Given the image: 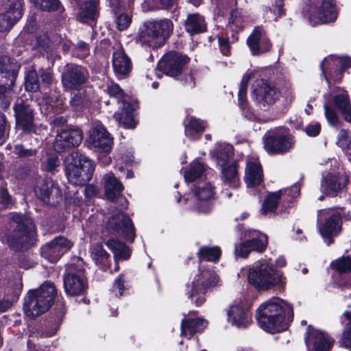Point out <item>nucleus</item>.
<instances>
[{
  "label": "nucleus",
  "instance_id": "obj_15",
  "mask_svg": "<svg viewBox=\"0 0 351 351\" xmlns=\"http://www.w3.org/2000/svg\"><path fill=\"white\" fill-rule=\"evenodd\" d=\"M86 143L90 149L101 153H109L112 147L113 138L104 125L99 124L90 130Z\"/></svg>",
  "mask_w": 351,
  "mask_h": 351
},
{
  "label": "nucleus",
  "instance_id": "obj_29",
  "mask_svg": "<svg viewBox=\"0 0 351 351\" xmlns=\"http://www.w3.org/2000/svg\"><path fill=\"white\" fill-rule=\"evenodd\" d=\"M208 326V322L203 318L186 317L180 325L181 336L189 340L195 333L202 332Z\"/></svg>",
  "mask_w": 351,
  "mask_h": 351
},
{
  "label": "nucleus",
  "instance_id": "obj_20",
  "mask_svg": "<svg viewBox=\"0 0 351 351\" xmlns=\"http://www.w3.org/2000/svg\"><path fill=\"white\" fill-rule=\"evenodd\" d=\"M72 245L70 241L63 237H56L41 247V256L49 261L55 263L71 249Z\"/></svg>",
  "mask_w": 351,
  "mask_h": 351
},
{
  "label": "nucleus",
  "instance_id": "obj_31",
  "mask_svg": "<svg viewBox=\"0 0 351 351\" xmlns=\"http://www.w3.org/2000/svg\"><path fill=\"white\" fill-rule=\"evenodd\" d=\"M221 172V179L230 186L236 188L239 183V178L236 161H232L225 165L218 167Z\"/></svg>",
  "mask_w": 351,
  "mask_h": 351
},
{
  "label": "nucleus",
  "instance_id": "obj_58",
  "mask_svg": "<svg viewBox=\"0 0 351 351\" xmlns=\"http://www.w3.org/2000/svg\"><path fill=\"white\" fill-rule=\"evenodd\" d=\"M324 112L329 124L333 126L337 125L339 122L337 114L335 110L330 106V104L328 102L324 104Z\"/></svg>",
  "mask_w": 351,
  "mask_h": 351
},
{
  "label": "nucleus",
  "instance_id": "obj_60",
  "mask_svg": "<svg viewBox=\"0 0 351 351\" xmlns=\"http://www.w3.org/2000/svg\"><path fill=\"white\" fill-rule=\"evenodd\" d=\"M132 21L131 16L127 14H121L116 19L117 27L121 30L126 29Z\"/></svg>",
  "mask_w": 351,
  "mask_h": 351
},
{
  "label": "nucleus",
  "instance_id": "obj_36",
  "mask_svg": "<svg viewBox=\"0 0 351 351\" xmlns=\"http://www.w3.org/2000/svg\"><path fill=\"white\" fill-rule=\"evenodd\" d=\"M51 178H45L42 179L35 187L36 195L44 202H49L51 195L58 189Z\"/></svg>",
  "mask_w": 351,
  "mask_h": 351
},
{
  "label": "nucleus",
  "instance_id": "obj_34",
  "mask_svg": "<svg viewBox=\"0 0 351 351\" xmlns=\"http://www.w3.org/2000/svg\"><path fill=\"white\" fill-rule=\"evenodd\" d=\"M184 27L191 36L204 32L206 30L204 17L198 14H189L184 23Z\"/></svg>",
  "mask_w": 351,
  "mask_h": 351
},
{
  "label": "nucleus",
  "instance_id": "obj_32",
  "mask_svg": "<svg viewBox=\"0 0 351 351\" xmlns=\"http://www.w3.org/2000/svg\"><path fill=\"white\" fill-rule=\"evenodd\" d=\"M212 156L217 167L225 165L227 163H230L232 161H235L232 159L233 156V147L230 144H219L212 152Z\"/></svg>",
  "mask_w": 351,
  "mask_h": 351
},
{
  "label": "nucleus",
  "instance_id": "obj_49",
  "mask_svg": "<svg viewBox=\"0 0 351 351\" xmlns=\"http://www.w3.org/2000/svg\"><path fill=\"white\" fill-rule=\"evenodd\" d=\"M245 25V20L238 10H232L228 19V27L233 32L241 30Z\"/></svg>",
  "mask_w": 351,
  "mask_h": 351
},
{
  "label": "nucleus",
  "instance_id": "obj_14",
  "mask_svg": "<svg viewBox=\"0 0 351 351\" xmlns=\"http://www.w3.org/2000/svg\"><path fill=\"white\" fill-rule=\"evenodd\" d=\"M280 97V92L263 80H257L252 91V97L265 110L273 105Z\"/></svg>",
  "mask_w": 351,
  "mask_h": 351
},
{
  "label": "nucleus",
  "instance_id": "obj_3",
  "mask_svg": "<svg viewBox=\"0 0 351 351\" xmlns=\"http://www.w3.org/2000/svg\"><path fill=\"white\" fill-rule=\"evenodd\" d=\"M248 282L258 291H267L275 287L282 289L286 278L276 271L268 260L259 261L247 269Z\"/></svg>",
  "mask_w": 351,
  "mask_h": 351
},
{
  "label": "nucleus",
  "instance_id": "obj_38",
  "mask_svg": "<svg viewBox=\"0 0 351 351\" xmlns=\"http://www.w3.org/2000/svg\"><path fill=\"white\" fill-rule=\"evenodd\" d=\"M106 245L114 253L116 261L127 260L130 256L129 247L117 239H109L106 242Z\"/></svg>",
  "mask_w": 351,
  "mask_h": 351
},
{
  "label": "nucleus",
  "instance_id": "obj_50",
  "mask_svg": "<svg viewBox=\"0 0 351 351\" xmlns=\"http://www.w3.org/2000/svg\"><path fill=\"white\" fill-rule=\"evenodd\" d=\"M38 75L34 69L29 70L25 76V88L27 91L36 92L39 89Z\"/></svg>",
  "mask_w": 351,
  "mask_h": 351
},
{
  "label": "nucleus",
  "instance_id": "obj_46",
  "mask_svg": "<svg viewBox=\"0 0 351 351\" xmlns=\"http://www.w3.org/2000/svg\"><path fill=\"white\" fill-rule=\"evenodd\" d=\"M193 191L195 195L200 201H208L215 195L214 188L210 182H198Z\"/></svg>",
  "mask_w": 351,
  "mask_h": 351
},
{
  "label": "nucleus",
  "instance_id": "obj_2",
  "mask_svg": "<svg viewBox=\"0 0 351 351\" xmlns=\"http://www.w3.org/2000/svg\"><path fill=\"white\" fill-rule=\"evenodd\" d=\"M35 236V226L30 218L16 213L10 214L3 242L14 250H23L34 244Z\"/></svg>",
  "mask_w": 351,
  "mask_h": 351
},
{
  "label": "nucleus",
  "instance_id": "obj_64",
  "mask_svg": "<svg viewBox=\"0 0 351 351\" xmlns=\"http://www.w3.org/2000/svg\"><path fill=\"white\" fill-rule=\"evenodd\" d=\"M282 195L284 197H291V199H294L299 196L300 191V184L296 183L291 186L289 189H283Z\"/></svg>",
  "mask_w": 351,
  "mask_h": 351
},
{
  "label": "nucleus",
  "instance_id": "obj_35",
  "mask_svg": "<svg viewBox=\"0 0 351 351\" xmlns=\"http://www.w3.org/2000/svg\"><path fill=\"white\" fill-rule=\"evenodd\" d=\"M252 76V73H245L243 76L238 93L239 105L243 110V115L248 119H252L254 118V114L248 111L246 99L247 84Z\"/></svg>",
  "mask_w": 351,
  "mask_h": 351
},
{
  "label": "nucleus",
  "instance_id": "obj_51",
  "mask_svg": "<svg viewBox=\"0 0 351 351\" xmlns=\"http://www.w3.org/2000/svg\"><path fill=\"white\" fill-rule=\"evenodd\" d=\"M106 91L110 97L115 98L118 102H121L122 104L128 102L127 95L118 84L113 82L109 84L107 86Z\"/></svg>",
  "mask_w": 351,
  "mask_h": 351
},
{
  "label": "nucleus",
  "instance_id": "obj_52",
  "mask_svg": "<svg viewBox=\"0 0 351 351\" xmlns=\"http://www.w3.org/2000/svg\"><path fill=\"white\" fill-rule=\"evenodd\" d=\"M333 104L341 112L346 110L351 106L349 95L347 92L342 91L333 97Z\"/></svg>",
  "mask_w": 351,
  "mask_h": 351
},
{
  "label": "nucleus",
  "instance_id": "obj_30",
  "mask_svg": "<svg viewBox=\"0 0 351 351\" xmlns=\"http://www.w3.org/2000/svg\"><path fill=\"white\" fill-rule=\"evenodd\" d=\"M112 66L117 77L119 78L125 77L130 72L132 69L130 59L122 48L114 52Z\"/></svg>",
  "mask_w": 351,
  "mask_h": 351
},
{
  "label": "nucleus",
  "instance_id": "obj_19",
  "mask_svg": "<svg viewBox=\"0 0 351 351\" xmlns=\"http://www.w3.org/2000/svg\"><path fill=\"white\" fill-rule=\"evenodd\" d=\"M305 339L308 351H330L335 341L328 333L310 326Z\"/></svg>",
  "mask_w": 351,
  "mask_h": 351
},
{
  "label": "nucleus",
  "instance_id": "obj_4",
  "mask_svg": "<svg viewBox=\"0 0 351 351\" xmlns=\"http://www.w3.org/2000/svg\"><path fill=\"white\" fill-rule=\"evenodd\" d=\"M173 27V22L167 19L146 21L138 30L136 43L145 49H158L165 45Z\"/></svg>",
  "mask_w": 351,
  "mask_h": 351
},
{
  "label": "nucleus",
  "instance_id": "obj_16",
  "mask_svg": "<svg viewBox=\"0 0 351 351\" xmlns=\"http://www.w3.org/2000/svg\"><path fill=\"white\" fill-rule=\"evenodd\" d=\"M88 78L87 70L79 65L68 66L62 73L61 82L66 91L80 90Z\"/></svg>",
  "mask_w": 351,
  "mask_h": 351
},
{
  "label": "nucleus",
  "instance_id": "obj_37",
  "mask_svg": "<svg viewBox=\"0 0 351 351\" xmlns=\"http://www.w3.org/2000/svg\"><path fill=\"white\" fill-rule=\"evenodd\" d=\"M248 241L252 251L262 252L265 250L267 245V237L265 234L255 230H248L245 235Z\"/></svg>",
  "mask_w": 351,
  "mask_h": 351
},
{
  "label": "nucleus",
  "instance_id": "obj_5",
  "mask_svg": "<svg viewBox=\"0 0 351 351\" xmlns=\"http://www.w3.org/2000/svg\"><path fill=\"white\" fill-rule=\"evenodd\" d=\"M57 291L54 285L44 282L38 289L29 291L24 305L27 316L36 317L47 311L52 306Z\"/></svg>",
  "mask_w": 351,
  "mask_h": 351
},
{
  "label": "nucleus",
  "instance_id": "obj_28",
  "mask_svg": "<svg viewBox=\"0 0 351 351\" xmlns=\"http://www.w3.org/2000/svg\"><path fill=\"white\" fill-rule=\"evenodd\" d=\"M244 180L247 187L256 186L263 182V169L258 159L252 158L247 160Z\"/></svg>",
  "mask_w": 351,
  "mask_h": 351
},
{
  "label": "nucleus",
  "instance_id": "obj_40",
  "mask_svg": "<svg viewBox=\"0 0 351 351\" xmlns=\"http://www.w3.org/2000/svg\"><path fill=\"white\" fill-rule=\"evenodd\" d=\"M341 321L344 327L340 343L343 347L351 350V311H345L341 315Z\"/></svg>",
  "mask_w": 351,
  "mask_h": 351
},
{
  "label": "nucleus",
  "instance_id": "obj_42",
  "mask_svg": "<svg viewBox=\"0 0 351 351\" xmlns=\"http://www.w3.org/2000/svg\"><path fill=\"white\" fill-rule=\"evenodd\" d=\"M90 253L97 265L104 267L109 266V254L103 248L101 244H93L90 247Z\"/></svg>",
  "mask_w": 351,
  "mask_h": 351
},
{
  "label": "nucleus",
  "instance_id": "obj_21",
  "mask_svg": "<svg viewBox=\"0 0 351 351\" xmlns=\"http://www.w3.org/2000/svg\"><path fill=\"white\" fill-rule=\"evenodd\" d=\"M82 141V132L77 128H69L58 133L53 143L56 152H62L69 148L78 146Z\"/></svg>",
  "mask_w": 351,
  "mask_h": 351
},
{
  "label": "nucleus",
  "instance_id": "obj_17",
  "mask_svg": "<svg viewBox=\"0 0 351 351\" xmlns=\"http://www.w3.org/2000/svg\"><path fill=\"white\" fill-rule=\"evenodd\" d=\"M109 232L114 234L123 236L128 240H134V228L132 220L128 216L120 213L112 216L106 225Z\"/></svg>",
  "mask_w": 351,
  "mask_h": 351
},
{
  "label": "nucleus",
  "instance_id": "obj_13",
  "mask_svg": "<svg viewBox=\"0 0 351 351\" xmlns=\"http://www.w3.org/2000/svg\"><path fill=\"white\" fill-rule=\"evenodd\" d=\"M19 69V66L8 57L0 58V99L9 97L12 93Z\"/></svg>",
  "mask_w": 351,
  "mask_h": 351
},
{
  "label": "nucleus",
  "instance_id": "obj_55",
  "mask_svg": "<svg viewBox=\"0 0 351 351\" xmlns=\"http://www.w3.org/2000/svg\"><path fill=\"white\" fill-rule=\"evenodd\" d=\"M14 200L5 186L0 187V210L10 208Z\"/></svg>",
  "mask_w": 351,
  "mask_h": 351
},
{
  "label": "nucleus",
  "instance_id": "obj_41",
  "mask_svg": "<svg viewBox=\"0 0 351 351\" xmlns=\"http://www.w3.org/2000/svg\"><path fill=\"white\" fill-rule=\"evenodd\" d=\"M206 171L205 165L199 160H194L184 172V177L186 182H193L201 178Z\"/></svg>",
  "mask_w": 351,
  "mask_h": 351
},
{
  "label": "nucleus",
  "instance_id": "obj_27",
  "mask_svg": "<svg viewBox=\"0 0 351 351\" xmlns=\"http://www.w3.org/2000/svg\"><path fill=\"white\" fill-rule=\"evenodd\" d=\"M346 178L339 173H328L323 177L321 191L326 195L334 196L346 184Z\"/></svg>",
  "mask_w": 351,
  "mask_h": 351
},
{
  "label": "nucleus",
  "instance_id": "obj_26",
  "mask_svg": "<svg viewBox=\"0 0 351 351\" xmlns=\"http://www.w3.org/2000/svg\"><path fill=\"white\" fill-rule=\"evenodd\" d=\"M64 288L67 295L83 294L87 289V281L82 272L69 273L64 276Z\"/></svg>",
  "mask_w": 351,
  "mask_h": 351
},
{
  "label": "nucleus",
  "instance_id": "obj_56",
  "mask_svg": "<svg viewBox=\"0 0 351 351\" xmlns=\"http://www.w3.org/2000/svg\"><path fill=\"white\" fill-rule=\"evenodd\" d=\"M38 152L36 149L27 148L23 145L17 144L14 147L13 153L19 158L34 156Z\"/></svg>",
  "mask_w": 351,
  "mask_h": 351
},
{
  "label": "nucleus",
  "instance_id": "obj_62",
  "mask_svg": "<svg viewBox=\"0 0 351 351\" xmlns=\"http://www.w3.org/2000/svg\"><path fill=\"white\" fill-rule=\"evenodd\" d=\"M70 104L73 107H80L87 104V99L84 93L78 92L71 98Z\"/></svg>",
  "mask_w": 351,
  "mask_h": 351
},
{
  "label": "nucleus",
  "instance_id": "obj_48",
  "mask_svg": "<svg viewBox=\"0 0 351 351\" xmlns=\"http://www.w3.org/2000/svg\"><path fill=\"white\" fill-rule=\"evenodd\" d=\"M176 0H146L142 3V8L144 11L154 10H168L175 3Z\"/></svg>",
  "mask_w": 351,
  "mask_h": 351
},
{
  "label": "nucleus",
  "instance_id": "obj_6",
  "mask_svg": "<svg viewBox=\"0 0 351 351\" xmlns=\"http://www.w3.org/2000/svg\"><path fill=\"white\" fill-rule=\"evenodd\" d=\"M57 291L54 285L44 282L38 289L29 291L24 305L27 316L36 317L47 311L52 306Z\"/></svg>",
  "mask_w": 351,
  "mask_h": 351
},
{
  "label": "nucleus",
  "instance_id": "obj_44",
  "mask_svg": "<svg viewBox=\"0 0 351 351\" xmlns=\"http://www.w3.org/2000/svg\"><path fill=\"white\" fill-rule=\"evenodd\" d=\"M184 125L186 134L191 137H193L195 134L202 133L207 127V123L205 121L194 117H189L185 121Z\"/></svg>",
  "mask_w": 351,
  "mask_h": 351
},
{
  "label": "nucleus",
  "instance_id": "obj_43",
  "mask_svg": "<svg viewBox=\"0 0 351 351\" xmlns=\"http://www.w3.org/2000/svg\"><path fill=\"white\" fill-rule=\"evenodd\" d=\"M282 194V190L269 194L262 205L261 213L265 215L274 213Z\"/></svg>",
  "mask_w": 351,
  "mask_h": 351
},
{
  "label": "nucleus",
  "instance_id": "obj_39",
  "mask_svg": "<svg viewBox=\"0 0 351 351\" xmlns=\"http://www.w3.org/2000/svg\"><path fill=\"white\" fill-rule=\"evenodd\" d=\"M158 69L167 76L176 75V53L170 51L165 54L158 63Z\"/></svg>",
  "mask_w": 351,
  "mask_h": 351
},
{
  "label": "nucleus",
  "instance_id": "obj_24",
  "mask_svg": "<svg viewBox=\"0 0 351 351\" xmlns=\"http://www.w3.org/2000/svg\"><path fill=\"white\" fill-rule=\"evenodd\" d=\"M230 322L238 328H246L252 322L251 315L241 300H235L228 311Z\"/></svg>",
  "mask_w": 351,
  "mask_h": 351
},
{
  "label": "nucleus",
  "instance_id": "obj_23",
  "mask_svg": "<svg viewBox=\"0 0 351 351\" xmlns=\"http://www.w3.org/2000/svg\"><path fill=\"white\" fill-rule=\"evenodd\" d=\"M247 44L252 55L258 56L269 51L271 44L263 29L256 27L247 39Z\"/></svg>",
  "mask_w": 351,
  "mask_h": 351
},
{
  "label": "nucleus",
  "instance_id": "obj_63",
  "mask_svg": "<svg viewBox=\"0 0 351 351\" xmlns=\"http://www.w3.org/2000/svg\"><path fill=\"white\" fill-rule=\"evenodd\" d=\"M125 289L124 281L123 280V276H119L118 278H117L114 282V285L112 288V292L114 294L116 297H120L123 295V291Z\"/></svg>",
  "mask_w": 351,
  "mask_h": 351
},
{
  "label": "nucleus",
  "instance_id": "obj_53",
  "mask_svg": "<svg viewBox=\"0 0 351 351\" xmlns=\"http://www.w3.org/2000/svg\"><path fill=\"white\" fill-rule=\"evenodd\" d=\"M37 8L45 11H55L60 6L58 0H31Z\"/></svg>",
  "mask_w": 351,
  "mask_h": 351
},
{
  "label": "nucleus",
  "instance_id": "obj_33",
  "mask_svg": "<svg viewBox=\"0 0 351 351\" xmlns=\"http://www.w3.org/2000/svg\"><path fill=\"white\" fill-rule=\"evenodd\" d=\"M120 112L114 114L115 119L125 128H134L136 126V121L134 118V106L129 102L122 104Z\"/></svg>",
  "mask_w": 351,
  "mask_h": 351
},
{
  "label": "nucleus",
  "instance_id": "obj_10",
  "mask_svg": "<svg viewBox=\"0 0 351 351\" xmlns=\"http://www.w3.org/2000/svg\"><path fill=\"white\" fill-rule=\"evenodd\" d=\"M308 17L312 25L334 22L337 12L333 0H311Z\"/></svg>",
  "mask_w": 351,
  "mask_h": 351
},
{
  "label": "nucleus",
  "instance_id": "obj_11",
  "mask_svg": "<svg viewBox=\"0 0 351 351\" xmlns=\"http://www.w3.org/2000/svg\"><path fill=\"white\" fill-rule=\"evenodd\" d=\"M293 136L285 130L278 129L267 132L264 138V147L269 154H285L294 147Z\"/></svg>",
  "mask_w": 351,
  "mask_h": 351
},
{
  "label": "nucleus",
  "instance_id": "obj_59",
  "mask_svg": "<svg viewBox=\"0 0 351 351\" xmlns=\"http://www.w3.org/2000/svg\"><path fill=\"white\" fill-rule=\"evenodd\" d=\"M251 246L250 245L248 239L240 243L239 245L235 246V255L237 256H241L243 258H246L250 252H252Z\"/></svg>",
  "mask_w": 351,
  "mask_h": 351
},
{
  "label": "nucleus",
  "instance_id": "obj_57",
  "mask_svg": "<svg viewBox=\"0 0 351 351\" xmlns=\"http://www.w3.org/2000/svg\"><path fill=\"white\" fill-rule=\"evenodd\" d=\"M332 265L341 273L351 271V257H342L332 263Z\"/></svg>",
  "mask_w": 351,
  "mask_h": 351
},
{
  "label": "nucleus",
  "instance_id": "obj_61",
  "mask_svg": "<svg viewBox=\"0 0 351 351\" xmlns=\"http://www.w3.org/2000/svg\"><path fill=\"white\" fill-rule=\"evenodd\" d=\"M60 161L56 156H50L43 164V169L48 172L54 173L56 168L59 166Z\"/></svg>",
  "mask_w": 351,
  "mask_h": 351
},
{
  "label": "nucleus",
  "instance_id": "obj_9",
  "mask_svg": "<svg viewBox=\"0 0 351 351\" xmlns=\"http://www.w3.org/2000/svg\"><path fill=\"white\" fill-rule=\"evenodd\" d=\"M317 223L321 235L328 245L332 242L331 237L341 230V215L332 208L322 209L317 213Z\"/></svg>",
  "mask_w": 351,
  "mask_h": 351
},
{
  "label": "nucleus",
  "instance_id": "obj_47",
  "mask_svg": "<svg viewBox=\"0 0 351 351\" xmlns=\"http://www.w3.org/2000/svg\"><path fill=\"white\" fill-rule=\"evenodd\" d=\"M221 254V250L217 246H204L199 250L197 255L200 261L215 262L219 259Z\"/></svg>",
  "mask_w": 351,
  "mask_h": 351
},
{
  "label": "nucleus",
  "instance_id": "obj_7",
  "mask_svg": "<svg viewBox=\"0 0 351 351\" xmlns=\"http://www.w3.org/2000/svg\"><path fill=\"white\" fill-rule=\"evenodd\" d=\"M94 169L93 162L80 152H73L65 158L66 176L73 184H85L90 180Z\"/></svg>",
  "mask_w": 351,
  "mask_h": 351
},
{
  "label": "nucleus",
  "instance_id": "obj_18",
  "mask_svg": "<svg viewBox=\"0 0 351 351\" xmlns=\"http://www.w3.org/2000/svg\"><path fill=\"white\" fill-rule=\"evenodd\" d=\"M103 180L106 198L112 202L115 200L119 201V210L126 209L128 201L125 197H123L121 195L123 190V186L121 182L112 172L105 174Z\"/></svg>",
  "mask_w": 351,
  "mask_h": 351
},
{
  "label": "nucleus",
  "instance_id": "obj_54",
  "mask_svg": "<svg viewBox=\"0 0 351 351\" xmlns=\"http://www.w3.org/2000/svg\"><path fill=\"white\" fill-rule=\"evenodd\" d=\"M348 136L349 132L346 130H341L338 134L337 144L345 153L351 154V141Z\"/></svg>",
  "mask_w": 351,
  "mask_h": 351
},
{
  "label": "nucleus",
  "instance_id": "obj_45",
  "mask_svg": "<svg viewBox=\"0 0 351 351\" xmlns=\"http://www.w3.org/2000/svg\"><path fill=\"white\" fill-rule=\"evenodd\" d=\"M98 0H89L80 6L79 19L85 22L88 19H93L97 12Z\"/></svg>",
  "mask_w": 351,
  "mask_h": 351
},
{
  "label": "nucleus",
  "instance_id": "obj_22",
  "mask_svg": "<svg viewBox=\"0 0 351 351\" xmlns=\"http://www.w3.org/2000/svg\"><path fill=\"white\" fill-rule=\"evenodd\" d=\"M22 0H8L6 11L0 14V32L9 30L21 18Z\"/></svg>",
  "mask_w": 351,
  "mask_h": 351
},
{
  "label": "nucleus",
  "instance_id": "obj_25",
  "mask_svg": "<svg viewBox=\"0 0 351 351\" xmlns=\"http://www.w3.org/2000/svg\"><path fill=\"white\" fill-rule=\"evenodd\" d=\"M16 126L25 132H34L33 111L22 100L14 107Z\"/></svg>",
  "mask_w": 351,
  "mask_h": 351
},
{
  "label": "nucleus",
  "instance_id": "obj_8",
  "mask_svg": "<svg viewBox=\"0 0 351 351\" xmlns=\"http://www.w3.org/2000/svg\"><path fill=\"white\" fill-rule=\"evenodd\" d=\"M218 282V276L213 269L202 267L191 284L186 285V294L193 303L199 306L206 301L205 294L207 290L217 285Z\"/></svg>",
  "mask_w": 351,
  "mask_h": 351
},
{
  "label": "nucleus",
  "instance_id": "obj_1",
  "mask_svg": "<svg viewBox=\"0 0 351 351\" xmlns=\"http://www.w3.org/2000/svg\"><path fill=\"white\" fill-rule=\"evenodd\" d=\"M258 324L269 333L285 330L293 318L292 306L278 297H273L261 304L258 308Z\"/></svg>",
  "mask_w": 351,
  "mask_h": 351
},
{
  "label": "nucleus",
  "instance_id": "obj_12",
  "mask_svg": "<svg viewBox=\"0 0 351 351\" xmlns=\"http://www.w3.org/2000/svg\"><path fill=\"white\" fill-rule=\"evenodd\" d=\"M350 66L351 60L350 58L331 55L322 61L320 68L330 87L332 81L334 82L341 81L343 71Z\"/></svg>",
  "mask_w": 351,
  "mask_h": 351
}]
</instances>
